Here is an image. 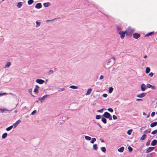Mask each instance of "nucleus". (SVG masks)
<instances>
[{"label":"nucleus","mask_w":157,"mask_h":157,"mask_svg":"<svg viewBox=\"0 0 157 157\" xmlns=\"http://www.w3.org/2000/svg\"><path fill=\"white\" fill-rule=\"evenodd\" d=\"M151 129H149L148 130H147L144 131V133L145 134L149 133L151 132Z\"/></svg>","instance_id":"obj_25"},{"label":"nucleus","mask_w":157,"mask_h":157,"mask_svg":"<svg viewBox=\"0 0 157 157\" xmlns=\"http://www.w3.org/2000/svg\"><path fill=\"white\" fill-rule=\"evenodd\" d=\"M121 27L119 26H118L117 28V31L118 32H119L120 31H121Z\"/></svg>","instance_id":"obj_34"},{"label":"nucleus","mask_w":157,"mask_h":157,"mask_svg":"<svg viewBox=\"0 0 157 157\" xmlns=\"http://www.w3.org/2000/svg\"><path fill=\"white\" fill-rule=\"evenodd\" d=\"M21 121L20 120H18L15 123H14L12 126L13 128H15L21 122Z\"/></svg>","instance_id":"obj_6"},{"label":"nucleus","mask_w":157,"mask_h":157,"mask_svg":"<svg viewBox=\"0 0 157 157\" xmlns=\"http://www.w3.org/2000/svg\"><path fill=\"white\" fill-rule=\"evenodd\" d=\"M146 157H152V154L151 153L147 154L146 156Z\"/></svg>","instance_id":"obj_43"},{"label":"nucleus","mask_w":157,"mask_h":157,"mask_svg":"<svg viewBox=\"0 0 157 157\" xmlns=\"http://www.w3.org/2000/svg\"><path fill=\"white\" fill-rule=\"evenodd\" d=\"M5 111H7V110L6 109H0V113L4 112Z\"/></svg>","instance_id":"obj_42"},{"label":"nucleus","mask_w":157,"mask_h":157,"mask_svg":"<svg viewBox=\"0 0 157 157\" xmlns=\"http://www.w3.org/2000/svg\"><path fill=\"white\" fill-rule=\"evenodd\" d=\"M157 125V122L156 121L154 122L151 123L150 124V127H153L156 126Z\"/></svg>","instance_id":"obj_15"},{"label":"nucleus","mask_w":157,"mask_h":157,"mask_svg":"<svg viewBox=\"0 0 157 157\" xmlns=\"http://www.w3.org/2000/svg\"><path fill=\"white\" fill-rule=\"evenodd\" d=\"M150 71V69L149 67H147L146 68L145 73L147 74Z\"/></svg>","instance_id":"obj_22"},{"label":"nucleus","mask_w":157,"mask_h":157,"mask_svg":"<svg viewBox=\"0 0 157 157\" xmlns=\"http://www.w3.org/2000/svg\"><path fill=\"white\" fill-rule=\"evenodd\" d=\"M118 33L120 35L121 38V39H123L125 36V34L126 33H127L126 32L125 30L124 32L122 31H120L119 32H118Z\"/></svg>","instance_id":"obj_5"},{"label":"nucleus","mask_w":157,"mask_h":157,"mask_svg":"<svg viewBox=\"0 0 157 157\" xmlns=\"http://www.w3.org/2000/svg\"><path fill=\"white\" fill-rule=\"evenodd\" d=\"M28 91H29V92L32 95V89H29L28 90Z\"/></svg>","instance_id":"obj_45"},{"label":"nucleus","mask_w":157,"mask_h":157,"mask_svg":"<svg viewBox=\"0 0 157 157\" xmlns=\"http://www.w3.org/2000/svg\"><path fill=\"white\" fill-rule=\"evenodd\" d=\"M96 140V139L95 138H93L92 139V140L90 141V143L91 144H94V143L95 141Z\"/></svg>","instance_id":"obj_31"},{"label":"nucleus","mask_w":157,"mask_h":157,"mask_svg":"<svg viewBox=\"0 0 157 157\" xmlns=\"http://www.w3.org/2000/svg\"><path fill=\"white\" fill-rule=\"evenodd\" d=\"M53 20H54V19L47 20L46 21V22L47 23H51V22H52V21Z\"/></svg>","instance_id":"obj_40"},{"label":"nucleus","mask_w":157,"mask_h":157,"mask_svg":"<svg viewBox=\"0 0 157 157\" xmlns=\"http://www.w3.org/2000/svg\"><path fill=\"white\" fill-rule=\"evenodd\" d=\"M157 144V141L156 140H153L151 144V145L152 146H155Z\"/></svg>","instance_id":"obj_16"},{"label":"nucleus","mask_w":157,"mask_h":157,"mask_svg":"<svg viewBox=\"0 0 157 157\" xmlns=\"http://www.w3.org/2000/svg\"><path fill=\"white\" fill-rule=\"evenodd\" d=\"M102 96L104 98H106L107 96V94H104L102 95Z\"/></svg>","instance_id":"obj_51"},{"label":"nucleus","mask_w":157,"mask_h":157,"mask_svg":"<svg viewBox=\"0 0 157 157\" xmlns=\"http://www.w3.org/2000/svg\"><path fill=\"white\" fill-rule=\"evenodd\" d=\"M141 90L142 91H144L147 88L146 86L144 84H142L140 86Z\"/></svg>","instance_id":"obj_7"},{"label":"nucleus","mask_w":157,"mask_h":157,"mask_svg":"<svg viewBox=\"0 0 157 157\" xmlns=\"http://www.w3.org/2000/svg\"><path fill=\"white\" fill-rule=\"evenodd\" d=\"M128 149L129 150V152H131L132 151V147L130 146H128Z\"/></svg>","instance_id":"obj_37"},{"label":"nucleus","mask_w":157,"mask_h":157,"mask_svg":"<svg viewBox=\"0 0 157 157\" xmlns=\"http://www.w3.org/2000/svg\"><path fill=\"white\" fill-rule=\"evenodd\" d=\"M150 140L148 141L146 143V146H148L150 144Z\"/></svg>","instance_id":"obj_49"},{"label":"nucleus","mask_w":157,"mask_h":157,"mask_svg":"<svg viewBox=\"0 0 157 157\" xmlns=\"http://www.w3.org/2000/svg\"><path fill=\"white\" fill-rule=\"evenodd\" d=\"M43 5L45 7H47L51 6V4L49 2L45 3L43 4Z\"/></svg>","instance_id":"obj_17"},{"label":"nucleus","mask_w":157,"mask_h":157,"mask_svg":"<svg viewBox=\"0 0 157 157\" xmlns=\"http://www.w3.org/2000/svg\"><path fill=\"white\" fill-rule=\"evenodd\" d=\"M36 112V110H34L33 112H32L31 113V114L32 115H34V114H35Z\"/></svg>","instance_id":"obj_47"},{"label":"nucleus","mask_w":157,"mask_h":157,"mask_svg":"<svg viewBox=\"0 0 157 157\" xmlns=\"http://www.w3.org/2000/svg\"><path fill=\"white\" fill-rule=\"evenodd\" d=\"M113 118L114 120H116V119H117V117L115 115H113Z\"/></svg>","instance_id":"obj_50"},{"label":"nucleus","mask_w":157,"mask_h":157,"mask_svg":"<svg viewBox=\"0 0 157 157\" xmlns=\"http://www.w3.org/2000/svg\"><path fill=\"white\" fill-rule=\"evenodd\" d=\"M36 82L38 83L41 84L44 83V81L41 79H37L36 80Z\"/></svg>","instance_id":"obj_8"},{"label":"nucleus","mask_w":157,"mask_h":157,"mask_svg":"<svg viewBox=\"0 0 157 157\" xmlns=\"http://www.w3.org/2000/svg\"><path fill=\"white\" fill-rule=\"evenodd\" d=\"M101 117V116L100 115H97L96 116L95 118L96 119H100Z\"/></svg>","instance_id":"obj_36"},{"label":"nucleus","mask_w":157,"mask_h":157,"mask_svg":"<svg viewBox=\"0 0 157 157\" xmlns=\"http://www.w3.org/2000/svg\"><path fill=\"white\" fill-rule=\"evenodd\" d=\"M147 56L146 55H145V56H144V58H147Z\"/></svg>","instance_id":"obj_61"},{"label":"nucleus","mask_w":157,"mask_h":157,"mask_svg":"<svg viewBox=\"0 0 157 157\" xmlns=\"http://www.w3.org/2000/svg\"><path fill=\"white\" fill-rule=\"evenodd\" d=\"M39 88V86L37 85H36L35 86V87L34 88L33 91L36 94H37L38 92V89Z\"/></svg>","instance_id":"obj_13"},{"label":"nucleus","mask_w":157,"mask_h":157,"mask_svg":"<svg viewBox=\"0 0 157 157\" xmlns=\"http://www.w3.org/2000/svg\"><path fill=\"white\" fill-rule=\"evenodd\" d=\"M11 65V63L10 62H7L5 65V66L4 67V68H8L10 65Z\"/></svg>","instance_id":"obj_12"},{"label":"nucleus","mask_w":157,"mask_h":157,"mask_svg":"<svg viewBox=\"0 0 157 157\" xmlns=\"http://www.w3.org/2000/svg\"><path fill=\"white\" fill-rule=\"evenodd\" d=\"M146 94V93H142L141 94H139L137 96V97L139 98H142L145 97Z\"/></svg>","instance_id":"obj_9"},{"label":"nucleus","mask_w":157,"mask_h":157,"mask_svg":"<svg viewBox=\"0 0 157 157\" xmlns=\"http://www.w3.org/2000/svg\"><path fill=\"white\" fill-rule=\"evenodd\" d=\"M53 71L52 70H50L49 72V74H51L53 73Z\"/></svg>","instance_id":"obj_56"},{"label":"nucleus","mask_w":157,"mask_h":157,"mask_svg":"<svg viewBox=\"0 0 157 157\" xmlns=\"http://www.w3.org/2000/svg\"><path fill=\"white\" fill-rule=\"evenodd\" d=\"M151 88L152 89H156L155 87L154 86H152L151 87Z\"/></svg>","instance_id":"obj_57"},{"label":"nucleus","mask_w":157,"mask_h":157,"mask_svg":"<svg viewBox=\"0 0 157 157\" xmlns=\"http://www.w3.org/2000/svg\"><path fill=\"white\" fill-rule=\"evenodd\" d=\"M101 121L105 124L106 123V120L104 117H102L101 119Z\"/></svg>","instance_id":"obj_24"},{"label":"nucleus","mask_w":157,"mask_h":157,"mask_svg":"<svg viewBox=\"0 0 157 157\" xmlns=\"http://www.w3.org/2000/svg\"><path fill=\"white\" fill-rule=\"evenodd\" d=\"M132 132V130H128L127 132V134L128 135H130L131 134Z\"/></svg>","instance_id":"obj_39"},{"label":"nucleus","mask_w":157,"mask_h":157,"mask_svg":"<svg viewBox=\"0 0 157 157\" xmlns=\"http://www.w3.org/2000/svg\"><path fill=\"white\" fill-rule=\"evenodd\" d=\"M34 2L33 0H29L28 1V4L29 5L32 4Z\"/></svg>","instance_id":"obj_26"},{"label":"nucleus","mask_w":157,"mask_h":157,"mask_svg":"<svg viewBox=\"0 0 157 157\" xmlns=\"http://www.w3.org/2000/svg\"><path fill=\"white\" fill-rule=\"evenodd\" d=\"M143 115H146V113L145 112H143Z\"/></svg>","instance_id":"obj_62"},{"label":"nucleus","mask_w":157,"mask_h":157,"mask_svg":"<svg viewBox=\"0 0 157 157\" xmlns=\"http://www.w3.org/2000/svg\"><path fill=\"white\" fill-rule=\"evenodd\" d=\"M134 29L132 28L131 27H129L126 30V32L128 35L131 34L135 31Z\"/></svg>","instance_id":"obj_2"},{"label":"nucleus","mask_w":157,"mask_h":157,"mask_svg":"<svg viewBox=\"0 0 157 157\" xmlns=\"http://www.w3.org/2000/svg\"><path fill=\"white\" fill-rule=\"evenodd\" d=\"M69 87L73 89H76L78 88L77 86L74 85L71 86H70Z\"/></svg>","instance_id":"obj_35"},{"label":"nucleus","mask_w":157,"mask_h":157,"mask_svg":"<svg viewBox=\"0 0 157 157\" xmlns=\"http://www.w3.org/2000/svg\"><path fill=\"white\" fill-rule=\"evenodd\" d=\"M113 87H109V93H111L113 91Z\"/></svg>","instance_id":"obj_33"},{"label":"nucleus","mask_w":157,"mask_h":157,"mask_svg":"<svg viewBox=\"0 0 157 157\" xmlns=\"http://www.w3.org/2000/svg\"><path fill=\"white\" fill-rule=\"evenodd\" d=\"M101 151L104 152H105L106 151V148L104 147H101Z\"/></svg>","instance_id":"obj_32"},{"label":"nucleus","mask_w":157,"mask_h":157,"mask_svg":"<svg viewBox=\"0 0 157 157\" xmlns=\"http://www.w3.org/2000/svg\"><path fill=\"white\" fill-rule=\"evenodd\" d=\"M7 134L6 133H3L2 136V138L3 139H5L7 136Z\"/></svg>","instance_id":"obj_29"},{"label":"nucleus","mask_w":157,"mask_h":157,"mask_svg":"<svg viewBox=\"0 0 157 157\" xmlns=\"http://www.w3.org/2000/svg\"><path fill=\"white\" fill-rule=\"evenodd\" d=\"M85 138L88 141H90L91 139V138L90 137L87 136H85Z\"/></svg>","instance_id":"obj_23"},{"label":"nucleus","mask_w":157,"mask_h":157,"mask_svg":"<svg viewBox=\"0 0 157 157\" xmlns=\"http://www.w3.org/2000/svg\"><path fill=\"white\" fill-rule=\"evenodd\" d=\"M49 95L48 94H46L43 96L42 97L39 98H38L39 100L41 102H42L43 101L46 99L48 97Z\"/></svg>","instance_id":"obj_4"},{"label":"nucleus","mask_w":157,"mask_h":157,"mask_svg":"<svg viewBox=\"0 0 157 157\" xmlns=\"http://www.w3.org/2000/svg\"><path fill=\"white\" fill-rule=\"evenodd\" d=\"M13 128V127H12V126L11 125V126L8 127L7 128H6V131H8L10 130Z\"/></svg>","instance_id":"obj_28"},{"label":"nucleus","mask_w":157,"mask_h":157,"mask_svg":"<svg viewBox=\"0 0 157 157\" xmlns=\"http://www.w3.org/2000/svg\"><path fill=\"white\" fill-rule=\"evenodd\" d=\"M153 73L152 72H151L148 75L151 77H152L153 76Z\"/></svg>","instance_id":"obj_46"},{"label":"nucleus","mask_w":157,"mask_h":157,"mask_svg":"<svg viewBox=\"0 0 157 157\" xmlns=\"http://www.w3.org/2000/svg\"><path fill=\"white\" fill-rule=\"evenodd\" d=\"M6 93H0V96L4 95H6Z\"/></svg>","instance_id":"obj_53"},{"label":"nucleus","mask_w":157,"mask_h":157,"mask_svg":"<svg viewBox=\"0 0 157 157\" xmlns=\"http://www.w3.org/2000/svg\"><path fill=\"white\" fill-rule=\"evenodd\" d=\"M133 37L135 39H137L140 37V34L137 33H134Z\"/></svg>","instance_id":"obj_11"},{"label":"nucleus","mask_w":157,"mask_h":157,"mask_svg":"<svg viewBox=\"0 0 157 157\" xmlns=\"http://www.w3.org/2000/svg\"><path fill=\"white\" fill-rule=\"evenodd\" d=\"M114 61L115 58L114 57L109 59L106 63V65H107V67L109 68L113 65L114 63Z\"/></svg>","instance_id":"obj_1"},{"label":"nucleus","mask_w":157,"mask_h":157,"mask_svg":"<svg viewBox=\"0 0 157 157\" xmlns=\"http://www.w3.org/2000/svg\"><path fill=\"white\" fill-rule=\"evenodd\" d=\"M155 112H152L151 113V117H153V116H154L155 115Z\"/></svg>","instance_id":"obj_48"},{"label":"nucleus","mask_w":157,"mask_h":157,"mask_svg":"<svg viewBox=\"0 0 157 157\" xmlns=\"http://www.w3.org/2000/svg\"><path fill=\"white\" fill-rule=\"evenodd\" d=\"M136 101H142L143 100L141 99H136Z\"/></svg>","instance_id":"obj_55"},{"label":"nucleus","mask_w":157,"mask_h":157,"mask_svg":"<svg viewBox=\"0 0 157 157\" xmlns=\"http://www.w3.org/2000/svg\"><path fill=\"white\" fill-rule=\"evenodd\" d=\"M108 110L109 111V112H111V113H112L113 111V109H112L111 108H109L108 109Z\"/></svg>","instance_id":"obj_41"},{"label":"nucleus","mask_w":157,"mask_h":157,"mask_svg":"<svg viewBox=\"0 0 157 157\" xmlns=\"http://www.w3.org/2000/svg\"><path fill=\"white\" fill-rule=\"evenodd\" d=\"M101 142H102V143H104V140H101Z\"/></svg>","instance_id":"obj_63"},{"label":"nucleus","mask_w":157,"mask_h":157,"mask_svg":"<svg viewBox=\"0 0 157 157\" xmlns=\"http://www.w3.org/2000/svg\"><path fill=\"white\" fill-rule=\"evenodd\" d=\"M23 4V3L22 2H19L17 3V7L18 8H20L22 6Z\"/></svg>","instance_id":"obj_18"},{"label":"nucleus","mask_w":157,"mask_h":157,"mask_svg":"<svg viewBox=\"0 0 157 157\" xmlns=\"http://www.w3.org/2000/svg\"><path fill=\"white\" fill-rule=\"evenodd\" d=\"M98 126L99 127H100L101 128H102V127L99 124V123H98Z\"/></svg>","instance_id":"obj_59"},{"label":"nucleus","mask_w":157,"mask_h":157,"mask_svg":"<svg viewBox=\"0 0 157 157\" xmlns=\"http://www.w3.org/2000/svg\"><path fill=\"white\" fill-rule=\"evenodd\" d=\"M36 28H38V27H39L40 26L41 24L40 22L38 21H36Z\"/></svg>","instance_id":"obj_27"},{"label":"nucleus","mask_w":157,"mask_h":157,"mask_svg":"<svg viewBox=\"0 0 157 157\" xmlns=\"http://www.w3.org/2000/svg\"><path fill=\"white\" fill-rule=\"evenodd\" d=\"M64 90H65V89L64 88H63L61 89V90L62 91H63Z\"/></svg>","instance_id":"obj_60"},{"label":"nucleus","mask_w":157,"mask_h":157,"mask_svg":"<svg viewBox=\"0 0 157 157\" xmlns=\"http://www.w3.org/2000/svg\"><path fill=\"white\" fill-rule=\"evenodd\" d=\"M154 33V32H151L149 33L148 34L147 36H150L153 33Z\"/></svg>","instance_id":"obj_58"},{"label":"nucleus","mask_w":157,"mask_h":157,"mask_svg":"<svg viewBox=\"0 0 157 157\" xmlns=\"http://www.w3.org/2000/svg\"><path fill=\"white\" fill-rule=\"evenodd\" d=\"M147 135L145 134H144L141 137L140 140H144L146 138Z\"/></svg>","instance_id":"obj_20"},{"label":"nucleus","mask_w":157,"mask_h":157,"mask_svg":"<svg viewBox=\"0 0 157 157\" xmlns=\"http://www.w3.org/2000/svg\"><path fill=\"white\" fill-rule=\"evenodd\" d=\"M42 7V5L41 3H37L35 6L36 9H39L41 8Z\"/></svg>","instance_id":"obj_14"},{"label":"nucleus","mask_w":157,"mask_h":157,"mask_svg":"<svg viewBox=\"0 0 157 157\" xmlns=\"http://www.w3.org/2000/svg\"><path fill=\"white\" fill-rule=\"evenodd\" d=\"M149 117V114L147 116V118H148Z\"/></svg>","instance_id":"obj_64"},{"label":"nucleus","mask_w":157,"mask_h":157,"mask_svg":"<svg viewBox=\"0 0 157 157\" xmlns=\"http://www.w3.org/2000/svg\"><path fill=\"white\" fill-rule=\"evenodd\" d=\"M92 91V90L90 88L88 89L87 91L86 94V95H89L91 93Z\"/></svg>","instance_id":"obj_21"},{"label":"nucleus","mask_w":157,"mask_h":157,"mask_svg":"<svg viewBox=\"0 0 157 157\" xmlns=\"http://www.w3.org/2000/svg\"><path fill=\"white\" fill-rule=\"evenodd\" d=\"M154 148H155L154 147H149L146 150V152L147 153L150 152H151V151H153V149H154Z\"/></svg>","instance_id":"obj_10"},{"label":"nucleus","mask_w":157,"mask_h":157,"mask_svg":"<svg viewBox=\"0 0 157 157\" xmlns=\"http://www.w3.org/2000/svg\"><path fill=\"white\" fill-rule=\"evenodd\" d=\"M157 133V129L154 130L151 132V134L153 135Z\"/></svg>","instance_id":"obj_38"},{"label":"nucleus","mask_w":157,"mask_h":157,"mask_svg":"<svg viewBox=\"0 0 157 157\" xmlns=\"http://www.w3.org/2000/svg\"><path fill=\"white\" fill-rule=\"evenodd\" d=\"M103 109H101L98 110L97 111V112H98L102 113L103 111Z\"/></svg>","instance_id":"obj_52"},{"label":"nucleus","mask_w":157,"mask_h":157,"mask_svg":"<svg viewBox=\"0 0 157 157\" xmlns=\"http://www.w3.org/2000/svg\"><path fill=\"white\" fill-rule=\"evenodd\" d=\"M93 148L95 150H96L98 149L97 145V144H94L93 145Z\"/></svg>","instance_id":"obj_30"},{"label":"nucleus","mask_w":157,"mask_h":157,"mask_svg":"<svg viewBox=\"0 0 157 157\" xmlns=\"http://www.w3.org/2000/svg\"><path fill=\"white\" fill-rule=\"evenodd\" d=\"M124 148L123 147H122L118 149V151L120 152H122L123 151Z\"/></svg>","instance_id":"obj_19"},{"label":"nucleus","mask_w":157,"mask_h":157,"mask_svg":"<svg viewBox=\"0 0 157 157\" xmlns=\"http://www.w3.org/2000/svg\"><path fill=\"white\" fill-rule=\"evenodd\" d=\"M147 87L148 88H151V87L152 86V85L149 84H147Z\"/></svg>","instance_id":"obj_44"},{"label":"nucleus","mask_w":157,"mask_h":157,"mask_svg":"<svg viewBox=\"0 0 157 157\" xmlns=\"http://www.w3.org/2000/svg\"><path fill=\"white\" fill-rule=\"evenodd\" d=\"M104 78V76L102 75H101L100 77V78H99V79L100 80H101L102 79H103Z\"/></svg>","instance_id":"obj_54"},{"label":"nucleus","mask_w":157,"mask_h":157,"mask_svg":"<svg viewBox=\"0 0 157 157\" xmlns=\"http://www.w3.org/2000/svg\"><path fill=\"white\" fill-rule=\"evenodd\" d=\"M103 116L106 118H107L109 119L110 120H111L112 119V117L110 114L107 112H105Z\"/></svg>","instance_id":"obj_3"}]
</instances>
